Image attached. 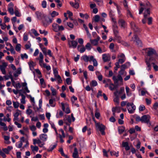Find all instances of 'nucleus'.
<instances>
[{
	"label": "nucleus",
	"instance_id": "obj_1",
	"mask_svg": "<svg viewBox=\"0 0 158 158\" xmlns=\"http://www.w3.org/2000/svg\"><path fill=\"white\" fill-rule=\"evenodd\" d=\"M151 118L150 116L148 114L144 115L141 117L138 116L135 118V120L137 122H141L142 123H146L149 127L151 125V123L150 121Z\"/></svg>",
	"mask_w": 158,
	"mask_h": 158
},
{
	"label": "nucleus",
	"instance_id": "obj_2",
	"mask_svg": "<svg viewBox=\"0 0 158 158\" xmlns=\"http://www.w3.org/2000/svg\"><path fill=\"white\" fill-rule=\"evenodd\" d=\"M81 59L86 62H87L89 61H92L93 62V65L94 66H97L98 65L97 62L93 56H88L86 55H84L81 57Z\"/></svg>",
	"mask_w": 158,
	"mask_h": 158
},
{
	"label": "nucleus",
	"instance_id": "obj_3",
	"mask_svg": "<svg viewBox=\"0 0 158 158\" xmlns=\"http://www.w3.org/2000/svg\"><path fill=\"white\" fill-rule=\"evenodd\" d=\"M53 20V19L49 16L45 15L42 22L44 26L46 27L52 22Z\"/></svg>",
	"mask_w": 158,
	"mask_h": 158
},
{
	"label": "nucleus",
	"instance_id": "obj_4",
	"mask_svg": "<svg viewBox=\"0 0 158 158\" xmlns=\"http://www.w3.org/2000/svg\"><path fill=\"white\" fill-rule=\"evenodd\" d=\"M127 107L128 112L131 114L134 113L136 107L133 103H128L127 104Z\"/></svg>",
	"mask_w": 158,
	"mask_h": 158
},
{
	"label": "nucleus",
	"instance_id": "obj_5",
	"mask_svg": "<svg viewBox=\"0 0 158 158\" xmlns=\"http://www.w3.org/2000/svg\"><path fill=\"white\" fill-rule=\"evenodd\" d=\"M131 41L135 42L138 46H142V42L136 34H135L133 36L132 38Z\"/></svg>",
	"mask_w": 158,
	"mask_h": 158
},
{
	"label": "nucleus",
	"instance_id": "obj_6",
	"mask_svg": "<svg viewBox=\"0 0 158 158\" xmlns=\"http://www.w3.org/2000/svg\"><path fill=\"white\" fill-rule=\"evenodd\" d=\"M118 23L119 26L121 28H125L127 26L126 22L123 19L119 18L118 21Z\"/></svg>",
	"mask_w": 158,
	"mask_h": 158
},
{
	"label": "nucleus",
	"instance_id": "obj_7",
	"mask_svg": "<svg viewBox=\"0 0 158 158\" xmlns=\"http://www.w3.org/2000/svg\"><path fill=\"white\" fill-rule=\"evenodd\" d=\"M112 79L115 84H118L119 81L122 82L123 81L122 77L120 74H118L117 77L114 76L113 77Z\"/></svg>",
	"mask_w": 158,
	"mask_h": 158
},
{
	"label": "nucleus",
	"instance_id": "obj_8",
	"mask_svg": "<svg viewBox=\"0 0 158 158\" xmlns=\"http://www.w3.org/2000/svg\"><path fill=\"white\" fill-rule=\"evenodd\" d=\"M61 104L62 106V110L63 111H64L67 114H68L70 113V110L68 104L67 103H65V104L66 106H67L66 109H65L64 104V103L62 102Z\"/></svg>",
	"mask_w": 158,
	"mask_h": 158
},
{
	"label": "nucleus",
	"instance_id": "obj_9",
	"mask_svg": "<svg viewBox=\"0 0 158 158\" xmlns=\"http://www.w3.org/2000/svg\"><path fill=\"white\" fill-rule=\"evenodd\" d=\"M7 66V63L6 62H3L2 65H0V70L3 74H6L5 69Z\"/></svg>",
	"mask_w": 158,
	"mask_h": 158
},
{
	"label": "nucleus",
	"instance_id": "obj_10",
	"mask_svg": "<svg viewBox=\"0 0 158 158\" xmlns=\"http://www.w3.org/2000/svg\"><path fill=\"white\" fill-rule=\"evenodd\" d=\"M77 42L75 40H69L68 41V44L69 47L70 48H76L77 47Z\"/></svg>",
	"mask_w": 158,
	"mask_h": 158
},
{
	"label": "nucleus",
	"instance_id": "obj_11",
	"mask_svg": "<svg viewBox=\"0 0 158 158\" xmlns=\"http://www.w3.org/2000/svg\"><path fill=\"white\" fill-rule=\"evenodd\" d=\"M148 49L147 52V55L148 56H150L153 54L156 55V56L157 55L156 50L152 48H149Z\"/></svg>",
	"mask_w": 158,
	"mask_h": 158
},
{
	"label": "nucleus",
	"instance_id": "obj_12",
	"mask_svg": "<svg viewBox=\"0 0 158 158\" xmlns=\"http://www.w3.org/2000/svg\"><path fill=\"white\" fill-rule=\"evenodd\" d=\"M102 57L103 60L104 62H106L110 60V56L109 54H103Z\"/></svg>",
	"mask_w": 158,
	"mask_h": 158
},
{
	"label": "nucleus",
	"instance_id": "obj_13",
	"mask_svg": "<svg viewBox=\"0 0 158 158\" xmlns=\"http://www.w3.org/2000/svg\"><path fill=\"white\" fill-rule=\"evenodd\" d=\"M35 14L37 18L40 20H42V19H43L45 15L39 11L35 12Z\"/></svg>",
	"mask_w": 158,
	"mask_h": 158
},
{
	"label": "nucleus",
	"instance_id": "obj_14",
	"mask_svg": "<svg viewBox=\"0 0 158 158\" xmlns=\"http://www.w3.org/2000/svg\"><path fill=\"white\" fill-rule=\"evenodd\" d=\"M130 25L131 28L135 31H138V27L134 22H131L130 23Z\"/></svg>",
	"mask_w": 158,
	"mask_h": 158
},
{
	"label": "nucleus",
	"instance_id": "obj_15",
	"mask_svg": "<svg viewBox=\"0 0 158 158\" xmlns=\"http://www.w3.org/2000/svg\"><path fill=\"white\" fill-rule=\"evenodd\" d=\"M40 138L43 142L46 141L48 138V136L46 134H42L40 135L39 136Z\"/></svg>",
	"mask_w": 158,
	"mask_h": 158
},
{
	"label": "nucleus",
	"instance_id": "obj_16",
	"mask_svg": "<svg viewBox=\"0 0 158 158\" xmlns=\"http://www.w3.org/2000/svg\"><path fill=\"white\" fill-rule=\"evenodd\" d=\"M145 9L144 13V17L145 19H147L148 17L150 15V9Z\"/></svg>",
	"mask_w": 158,
	"mask_h": 158
},
{
	"label": "nucleus",
	"instance_id": "obj_17",
	"mask_svg": "<svg viewBox=\"0 0 158 158\" xmlns=\"http://www.w3.org/2000/svg\"><path fill=\"white\" fill-rule=\"evenodd\" d=\"M144 7H145L144 9H149L152 7V5L148 1H146L144 3Z\"/></svg>",
	"mask_w": 158,
	"mask_h": 158
},
{
	"label": "nucleus",
	"instance_id": "obj_18",
	"mask_svg": "<svg viewBox=\"0 0 158 158\" xmlns=\"http://www.w3.org/2000/svg\"><path fill=\"white\" fill-rule=\"evenodd\" d=\"M122 145L123 147L125 148V149L126 151L129 150L130 149L127 142H123Z\"/></svg>",
	"mask_w": 158,
	"mask_h": 158
},
{
	"label": "nucleus",
	"instance_id": "obj_19",
	"mask_svg": "<svg viewBox=\"0 0 158 158\" xmlns=\"http://www.w3.org/2000/svg\"><path fill=\"white\" fill-rule=\"evenodd\" d=\"M59 26V25L56 23H54L52 24V27L53 28V30L54 31L56 32L58 31Z\"/></svg>",
	"mask_w": 158,
	"mask_h": 158
},
{
	"label": "nucleus",
	"instance_id": "obj_20",
	"mask_svg": "<svg viewBox=\"0 0 158 158\" xmlns=\"http://www.w3.org/2000/svg\"><path fill=\"white\" fill-rule=\"evenodd\" d=\"M0 125L3 127V130L4 131H6L8 130V128L6 126V124L2 122V119H0Z\"/></svg>",
	"mask_w": 158,
	"mask_h": 158
},
{
	"label": "nucleus",
	"instance_id": "obj_21",
	"mask_svg": "<svg viewBox=\"0 0 158 158\" xmlns=\"http://www.w3.org/2000/svg\"><path fill=\"white\" fill-rule=\"evenodd\" d=\"M73 157L74 158H77L78 157L77 149L76 147L74 148V152L73 154Z\"/></svg>",
	"mask_w": 158,
	"mask_h": 158
},
{
	"label": "nucleus",
	"instance_id": "obj_22",
	"mask_svg": "<svg viewBox=\"0 0 158 158\" xmlns=\"http://www.w3.org/2000/svg\"><path fill=\"white\" fill-rule=\"evenodd\" d=\"M145 62L147 65L146 69L149 72L151 70V65L149 61L145 60Z\"/></svg>",
	"mask_w": 158,
	"mask_h": 158
},
{
	"label": "nucleus",
	"instance_id": "obj_23",
	"mask_svg": "<svg viewBox=\"0 0 158 158\" xmlns=\"http://www.w3.org/2000/svg\"><path fill=\"white\" fill-rule=\"evenodd\" d=\"M125 129V127L123 126L118 127V131L119 133L120 134H122L124 131Z\"/></svg>",
	"mask_w": 158,
	"mask_h": 158
},
{
	"label": "nucleus",
	"instance_id": "obj_24",
	"mask_svg": "<svg viewBox=\"0 0 158 158\" xmlns=\"http://www.w3.org/2000/svg\"><path fill=\"white\" fill-rule=\"evenodd\" d=\"M96 127L100 131L105 130V126L102 124L97 123L96 124Z\"/></svg>",
	"mask_w": 158,
	"mask_h": 158
},
{
	"label": "nucleus",
	"instance_id": "obj_25",
	"mask_svg": "<svg viewBox=\"0 0 158 158\" xmlns=\"http://www.w3.org/2000/svg\"><path fill=\"white\" fill-rule=\"evenodd\" d=\"M80 47H81V46L80 45H78L77 46V49L81 53H82L85 51V48L84 47V46H83L82 47L80 48Z\"/></svg>",
	"mask_w": 158,
	"mask_h": 158
},
{
	"label": "nucleus",
	"instance_id": "obj_26",
	"mask_svg": "<svg viewBox=\"0 0 158 158\" xmlns=\"http://www.w3.org/2000/svg\"><path fill=\"white\" fill-rule=\"evenodd\" d=\"M53 74L56 78H60V76L58 74V72L56 69H53Z\"/></svg>",
	"mask_w": 158,
	"mask_h": 158
},
{
	"label": "nucleus",
	"instance_id": "obj_27",
	"mask_svg": "<svg viewBox=\"0 0 158 158\" xmlns=\"http://www.w3.org/2000/svg\"><path fill=\"white\" fill-rule=\"evenodd\" d=\"M127 95V96H130L131 95V93L130 91L129 88L126 86L125 88Z\"/></svg>",
	"mask_w": 158,
	"mask_h": 158
},
{
	"label": "nucleus",
	"instance_id": "obj_28",
	"mask_svg": "<svg viewBox=\"0 0 158 158\" xmlns=\"http://www.w3.org/2000/svg\"><path fill=\"white\" fill-rule=\"evenodd\" d=\"M103 83H107L109 85H113V83L112 82L110 79H106L103 80Z\"/></svg>",
	"mask_w": 158,
	"mask_h": 158
},
{
	"label": "nucleus",
	"instance_id": "obj_29",
	"mask_svg": "<svg viewBox=\"0 0 158 158\" xmlns=\"http://www.w3.org/2000/svg\"><path fill=\"white\" fill-rule=\"evenodd\" d=\"M57 144L55 143L53 145H51L49 148L48 149V152H51L57 146Z\"/></svg>",
	"mask_w": 158,
	"mask_h": 158
},
{
	"label": "nucleus",
	"instance_id": "obj_30",
	"mask_svg": "<svg viewBox=\"0 0 158 158\" xmlns=\"http://www.w3.org/2000/svg\"><path fill=\"white\" fill-rule=\"evenodd\" d=\"M79 15L81 18H84L86 19H88L89 17V15L87 14H83L82 13H80Z\"/></svg>",
	"mask_w": 158,
	"mask_h": 158
},
{
	"label": "nucleus",
	"instance_id": "obj_31",
	"mask_svg": "<svg viewBox=\"0 0 158 158\" xmlns=\"http://www.w3.org/2000/svg\"><path fill=\"white\" fill-rule=\"evenodd\" d=\"M90 85L91 87H94L98 85V83L95 80H93L91 81Z\"/></svg>",
	"mask_w": 158,
	"mask_h": 158
},
{
	"label": "nucleus",
	"instance_id": "obj_32",
	"mask_svg": "<svg viewBox=\"0 0 158 158\" xmlns=\"http://www.w3.org/2000/svg\"><path fill=\"white\" fill-rule=\"evenodd\" d=\"M90 147L91 148L94 150L96 148V143L94 141H92L90 142Z\"/></svg>",
	"mask_w": 158,
	"mask_h": 158
},
{
	"label": "nucleus",
	"instance_id": "obj_33",
	"mask_svg": "<svg viewBox=\"0 0 158 158\" xmlns=\"http://www.w3.org/2000/svg\"><path fill=\"white\" fill-rule=\"evenodd\" d=\"M41 140L40 139H33V143L34 144H39L40 143H41L42 142Z\"/></svg>",
	"mask_w": 158,
	"mask_h": 158
},
{
	"label": "nucleus",
	"instance_id": "obj_34",
	"mask_svg": "<svg viewBox=\"0 0 158 158\" xmlns=\"http://www.w3.org/2000/svg\"><path fill=\"white\" fill-rule=\"evenodd\" d=\"M145 61H149V62L150 63V62L152 61H156V58H154V57H153L152 56H149V58L148 59H146L145 60Z\"/></svg>",
	"mask_w": 158,
	"mask_h": 158
},
{
	"label": "nucleus",
	"instance_id": "obj_35",
	"mask_svg": "<svg viewBox=\"0 0 158 158\" xmlns=\"http://www.w3.org/2000/svg\"><path fill=\"white\" fill-rule=\"evenodd\" d=\"M90 42L94 46H97L98 45V42L97 40H96L95 39L94 40H90Z\"/></svg>",
	"mask_w": 158,
	"mask_h": 158
},
{
	"label": "nucleus",
	"instance_id": "obj_36",
	"mask_svg": "<svg viewBox=\"0 0 158 158\" xmlns=\"http://www.w3.org/2000/svg\"><path fill=\"white\" fill-rule=\"evenodd\" d=\"M21 95L22 97V98L21 99V102L23 104H25L26 103L25 102V96L23 94H21Z\"/></svg>",
	"mask_w": 158,
	"mask_h": 158
},
{
	"label": "nucleus",
	"instance_id": "obj_37",
	"mask_svg": "<svg viewBox=\"0 0 158 158\" xmlns=\"http://www.w3.org/2000/svg\"><path fill=\"white\" fill-rule=\"evenodd\" d=\"M31 148L33 152H37L39 150V148L37 146H34L33 145H31Z\"/></svg>",
	"mask_w": 158,
	"mask_h": 158
},
{
	"label": "nucleus",
	"instance_id": "obj_38",
	"mask_svg": "<svg viewBox=\"0 0 158 158\" xmlns=\"http://www.w3.org/2000/svg\"><path fill=\"white\" fill-rule=\"evenodd\" d=\"M110 155L112 156L113 155L115 156L116 157H118V153L119 152L118 151L117 152H115V151H111L110 152Z\"/></svg>",
	"mask_w": 158,
	"mask_h": 158
},
{
	"label": "nucleus",
	"instance_id": "obj_39",
	"mask_svg": "<svg viewBox=\"0 0 158 158\" xmlns=\"http://www.w3.org/2000/svg\"><path fill=\"white\" fill-rule=\"evenodd\" d=\"M6 59L7 60H9L10 63H12L14 60L13 57L10 56H7Z\"/></svg>",
	"mask_w": 158,
	"mask_h": 158
},
{
	"label": "nucleus",
	"instance_id": "obj_40",
	"mask_svg": "<svg viewBox=\"0 0 158 158\" xmlns=\"http://www.w3.org/2000/svg\"><path fill=\"white\" fill-rule=\"evenodd\" d=\"M85 47L87 50L88 51H90L91 50L92 46L91 44L89 43H87L86 44L85 46Z\"/></svg>",
	"mask_w": 158,
	"mask_h": 158
},
{
	"label": "nucleus",
	"instance_id": "obj_41",
	"mask_svg": "<svg viewBox=\"0 0 158 158\" xmlns=\"http://www.w3.org/2000/svg\"><path fill=\"white\" fill-rule=\"evenodd\" d=\"M51 90L52 91V94L53 96H55L56 94V92L55 89L52 86H51L50 88Z\"/></svg>",
	"mask_w": 158,
	"mask_h": 158
},
{
	"label": "nucleus",
	"instance_id": "obj_42",
	"mask_svg": "<svg viewBox=\"0 0 158 158\" xmlns=\"http://www.w3.org/2000/svg\"><path fill=\"white\" fill-rule=\"evenodd\" d=\"M109 15L110 18L114 17V12L112 10H110L109 13Z\"/></svg>",
	"mask_w": 158,
	"mask_h": 158
},
{
	"label": "nucleus",
	"instance_id": "obj_43",
	"mask_svg": "<svg viewBox=\"0 0 158 158\" xmlns=\"http://www.w3.org/2000/svg\"><path fill=\"white\" fill-rule=\"evenodd\" d=\"M21 45L20 44H18L16 46L15 50L17 52H19L21 50Z\"/></svg>",
	"mask_w": 158,
	"mask_h": 158
},
{
	"label": "nucleus",
	"instance_id": "obj_44",
	"mask_svg": "<svg viewBox=\"0 0 158 158\" xmlns=\"http://www.w3.org/2000/svg\"><path fill=\"white\" fill-rule=\"evenodd\" d=\"M58 15V13L55 11H53L51 13V16L52 17V18H53L55 17V16Z\"/></svg>",
	"mask_w": 158,
	"mask_h": 158
},
{
	"label": "nucleus",
	"instance_id": "obj_45",
	"mask_svg": "<svg viewBox=\"0 0 158 158\" xmlns=\"http://www.w3.org/2000/svg\"><path fill=\"white\" fill-rule=\"evenodd\" d=\"M31 31L35 36H37L39 35V34L35 29H31Z\"/></svg>",
	"mask_w": 158,
	"mask_h": 158
},
{
	"label": "nucleus",
	"instance_id": "obj_46",
	"mask_svg": "<svg viewBox=\"0 0 158 158\" xmlns=\"http://www.w3.org/2000/svg\"><path fill=\"white\" fill-rule=\"evenodd\" d=\"M13 106L15 108H18L19 107V102H15L14 101L13 102Z\"/></svg>",
	"mask_w": 158,
	"mask_h": 158
},
{
	"label": "nucleus",
	"instance_id": "obj_47",
	"mask_svg": "<svg viewBox=\"0 0 158 158\" xmlns=\"http://www.w3.org/2000/svg\"><path fill=\"white\" fill-rule=\"evenodd\" d=\"M94 20L96 22H98L100 20V16L99 15H96L94 17Z\"/></svg>",
	"mask_w": 158,
	"mask_h": 158
},
{
	"label": "nucleus",
	"instance_id": "obj_48",
	"mask_svg": "<svg viewBox=\"0 0 158 158\" xmlns=\"http://www.w3.org/2000/svg\"><path fill=\"white\" fill-rule=\"evenodd\" d=\"M98 4L100 6H103V0H96Z\"/></svg>",
	"mask_w": 158,
	"mask_h": 158
},
{
	"label": "nucleus",
	"instance_id": "obj_49",
	"mask_svg": "<svg viewBox=\"0 0 158 158\" xmlns=\"http://www.w3.org/2000/svg\"><path fill=\"white\" fill-rule=\"evenodd\" d=\"M66 81L67 84L69 85L71 84L72 80L70 78H67Z\"/></svg>",
	"mask_w": 158,
	"mask_h": 158
},
{
	"label": "nucleus",
	"instance_id": "obj_50",
	"mask_svg": "<svg viewBox=\"0 0 158 158\" xmlns=\"http://www.w3.org/2000/svg\"><path fill=\"white\" fill-rule=\"evenodd\" d=\"M145 106L143 105H140L139 108V111H143L145 109Z\"/></svg>",
	"mask_w": 158,
	"mask_h": 158
},
{
	"label": "nucleus",
	"instance_id": "obj_51",
	"mask_svg": "<svg viewBox=\"0 0 158 158\" xmlns=\"http://www.w3.org/2000/svg\"><path fill=\"white\" fill-rule=\"evenodd\" d=\"M23 144V143L20 142L17 143H16V147L19 148H21Z\"/></svg>",
	"mask_w": 158,
	"mask_h": 158
},
{
	"label": "nucleus",
	"instance_id": "obj_52",
	"mask_svg": "<svg viewBox=\"0 0 158 158\" xmlns=\"http://www.w3.org/2000/svg\"><path fill=\"white\" fill-rule=\"evenodd\" d=\"M21 56L22 59L23 60L24 58L27 59L28 57L27 55L25 53L23 54H21Z\"/></svg>",
	"mask_w": 158,
	"mask_h": 158
},
{
	"label": "nucleus",
	"instance_id": "obj_53",
	"mask_svg": "<svg viewBox=\"0 0 158 158\" xmlns=\"http://www.w3.org/2000/svg\"><path fill=\"white\" fill-rule=\"evenodd\" d=\"M8 10L10 14L13 15L14 14V10L13 8H8Z\"/></svg>",
	"mask_w": 158,
	"mask_h": 158
},
{
	"label": "nucleus",
	"instance_id": "obj_54",
	"mask_svg": "<svg viewBox=\"0 0 158 158\" xmlns=\"http://www.w3.org/2000/svg\"><path fill=\"white\" fill-rule=\"evenodd\" d=\"M34 63V62L32 61H30L29 62H28V64L29 65V67L31 69H33L34 67L33 64Z\"/></svg>",
	"mask_w": 158,
	"mask_h": 158
},
{
	"label": "nucleus",
	"instance_id": "obj_55",
	"mask_svg": "<svg viewBox=\"0 0 158 158\" xmlns=\"http://www.w3.org/2000/svg\"><path fill=\"white\" fill-rule=\"evenodd\" d=\"M28 39V35L25 33H24L23 35V40L24 41H27Z\"/></svg>",
	"mask_w": 158,
	"mask_h": 158
},
{
	"label": "nucleus",
	"instance_id": "obj_56",
	"mask_svg": "<svg viewBox=\"0 0 158 158\" xmlns=\"http://www.w3.org/2000/svg\"><path fill=\"white\" fill-rule=\"evenodd\" d=\"M116 39L118 40V43H120L121 42V37L119 35H115Z\"/></svg>",
	"mask_w": 158,
	"mask_h": 158
},
{
	"label": "nucleus",
	"instance_id": "obj_57",
	"mask_svg": "<svg viewBox=\"0 0 158 158\" xmlns=\"http://www.w3.org/2000/svg\"><path fill=\"white\" fill-rule=\"evenodd\" d=\"M14 14H15V15L16 16H17L18 17H20L21 16V14L19 13V11L18 10H15V12H14Z\"/></svg>",
	"mask_w": 158,
	"mask_h": 158
},
{
	"label": "nucleus",
	"instance_id": "obj_58",
	"mask_svg": "<svg viewBox=\"0 0 158 158\" xmlns=\"http://www.w3.org/2000/svg\"><path fill=\"white\" fill-rule=\"evenodd\" d=\"M42 7L44 8H46V7L47 3L46 2L45 0H44L42 1L41 4Z\"/></svg>",
	"mask_w": 158,
	"mask_h": 158
},
{
	"label": "nucleus",
	"instance_id": "obj_59",
	"mask_svg": "<svg viewBox=\"0 0 158 158\" xmlns=\"http://www.w3.org/2000/svg\"><path fill=\"white\" fill-rule=\"evenodd\" d=\"M114 102L117 105L119 103L118 97H115L114 99Z\"/></svg>",
	"mask_w": 158,
	"mask_h": 158
},
{
	"label": "nucleus",
	"instance_id": "obj_60",
	"mask_svg": "<svg viewBox=\"0 0 158 158\" xmlns=\"http://www.w3.org/2000/svg\"><path fill=\"white\" fill-rule=\"evenodd\" d=\"M115 65L116 66L114 67V69L115 71H117L118 69L120 67L119 62H116L115 64Z\"/></svg>",
	"mask_w": 158,
	"mask_h": 158
},
{
	"label": "nucleus",
	"instance_id": "obj_61",
	"mask_svg": "<svg viewBox=\"0 0 158 158\" xmlns=\"http://www.w3.org/2000/svg\"><path fill=\"white\" fill-rule=\"evenodd\" d=\"M118 57L121 58V59H126V57L125 55H124V54L123 53H119V54L118 55Z\"/></svg>",
	"mask_w": 158,
	"mask_h": 158
},
{
	"label": "nucleus",
	"instance_id": "obj_62",
	"mask_svg": "<svg viewBox=\"0 0 158 158\" xmlns=\"http://www.w3.org/2000/svg\"><path fill=\"white\" fill-rule=\"evenodd\" d=\"M59 152H60L62 155V156H65L66 155L64 153L63 149L62 148H60L59 149Z\"/></svg>",
	"mask_w": 158,
	"mask_h": 158
},
{
	"label": "nucleus",
	"instance_id": "obj_63",
	"mask_svg": "<svg viewBox=\"0 0 158 158\" xmlns=\"http://www.w3.org/2000/svg\"><path fill=\"white\" fill-rule=\"evenodd\" d=\"M44 68H45L46 70L48 71L50 70L51 69V67L49 65H46V64H44Z\"/></svg>",
	"mask_w": 158,
	"mask_h": 158
},
{
	"label": "nucleus",
	"instance_id": "obj_64",
	"mask_svg": "<svg viewBox=\"0 0 158 158\" xmlns=\"http://www.w3.org/2000/svg\"><path fill=\"white\" fill-rule=\"evenodd\" d=\"M30 128L31 130L32 131H35L36 130V127L34 125H32L30 126Z\"/></svg>",
	"mask_w": 158,
	"mask_h": 158
}]
</instances>
